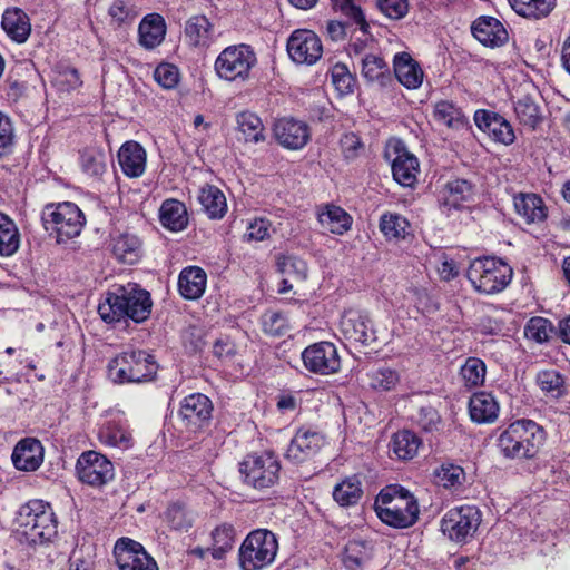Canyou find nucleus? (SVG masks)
<instances>
[{
    "label": "nucleus",
    "mask_w": 570,
    "mask_h": 570,
    "mask_svg": "<svg viewBox=\"0 0 570 570\" xmlns=\"http://www.w3.org/2000/svg\"><path fill=\"white\" fill-rule=\"evenodd\" d=\"M151 306L150 294L137 284L128 283L108 292L98 306V313L108 323L119 322L125 317L140 323L148 318Z\"/></svg>",
    "instance_id": "f257e3e1"
},
{
    "label": "nucleus",
    "mask_w": 570,
    "mask_h": 570,
    "mask_svg": "<svg viewBox=\"0 0 570 570\" xmlns=\"http://www.w3.org/2000/svg\"><path fill=\"white\" fill-rule=\"evenodd\" d=\"M374 509L384 523L394 528L411 527L419 515L416 500L400 485L382 489L375 499Z\"/></svg>",
    "instance_id": "f03ea898"
},
{
    "label": "nucleus",
    "mask_w": 570,
    "mask_h": 570,
    "mask_svg": "<svg viewBox=\"0 0 570 570\" xmlns=\"http://www.w3.org/2000/svg\"><path fill=\"white\" fill-rule=\"evenodd\" d=\"M19 530L29 541H49L57 534V520L51 505L42 500L23 504L16 518Z\"/></svg>",
    "instance_id": "7ed1b4c3"
},
{
    "label": "nucleus",
    "mask_w": 570,
    "mask_h": 570,
    "mask_svg": "<svg viewBox=\"0 0 570 570\" xmlns=\"http://www.w3.org/2000/svg\"><path fill=\"white\" fill-rule=\"evenodd\" d=\"M541 442V429L533 421L513 422L499 436L498 446L505 458H532Z\"/></svg>",
    "instance_id": "20e7f679"
},
{
    "label": "nucleus",
    "mask_w": 570,
    "mask_h": 570,
    "mask_svg": "<svg viewBox=\"0 0 570 570\" xmlns=\"http://www.w3.org/2000/svg\"><path fill=\"white\" fill-rule=\"evenodd\" d=\"M158 366L145 351H128L115 356L108 364L109 377L116 383H140L154 379Z\"/></svg>",
    "instance_id": "39448f33"
},
{
    "label": "nucleus",
    "mask_w": 570,
    "mask_h": 570,
    "mask_svg": "<svg viewBox=\"0 0 570 570\" xmlns=\"http://www.w3.org/2000/svg\"><path fill=\"white\" fill-rule=\"evenodd\" d=\"M41 218L46 230L55 233L58 243L79 236L86 223L83 213L70 202L47 205Z\"/></svg>",
    "instance_id": "423d86ee"
},
{
    "label": "nucleus",
    "mask_w": 570,
    "mask_h": 570,
    "mask_svg": "<svg viewBox=\"0 0 570 570\" xmlns=\"http://www.w3.org/2000/svg\"><path fill=\"white\" fill-rule=\"evenodd\" d=\"M278 542L267 529L252 531L243 541L238 561L243 570H261L271 564L277 553Z\"/></svg>",
    "instance_id": "0eeeda50"
},
{
    "label": "nucleus",
    "mask_w": 570,
    "mask_h": 570,
    "mask_svg": "<svg viewBox=\"0 0 570 570\" xmlns=\"http://www.w3.org/2000/svg\"><path fill=\"white\" fill-rule=\"evenodd\" d=\"M511 277L512 268L502 261L491 257L474 259L468 269V278L473 287L484 294L503 291Z\"/></svg>",
    "instance_id": "6e6552de"
},
{
    "label": "nucleus",
    "mask_w": 570,
    "mask_h": 570,
    "mask_svg": "<svg viewBox=\"0 0 570 570\" xmlns=\"http://www.w3.org/2000/svg\"><path fill=\"white\" fill-rule=\"evenodd\" d=\"M281 464L271 452L248 454L239 464L243 482L257 490L275 485L279 479Z\"/></svg>",
    "instance_id": "1a4fd4ad"
},
{
    "label": "nucleus",
    "mask_w": 570,
    "mask_h": 570,
    "mask_svg": "<svg viewBox=\"0 0 570 570\" xmlns=\"http://www.w3.org/2000/svg\"><path fill=\"white\" fill-rule=\"evenodd\" d=\"M256 63L255 52L249 46L239 45L225 48L215 61V70L219 78L235 81L249 77L250 69Z\"/></svg>",
    "instance_id": "9d476101"
},
{
    "label": "nucleus",
    "mask_w": 570,
    "mask_h": 570,
    "mask_svg": "<svg viewBox=\"0 0 570 570\" xmlns=\"http://www.w3.org/2000/svg\"><path fill=\"white\" fill-rule=\"evenodd\" d=\"M481 523V513L474 505L449 510L441 520V530L451 541L463 543L471 539Z\"/></svg>",
    "instance_id": "9b49d317"
},
{
    "label": "nucleus",
    "mask_w": 570,
    "mask_h": 570,
    "mask_svg": "<svg viewBox=\"0 0 570 570\" xmlns=\"http://www.w3.org/2000/svg\"><path fill=\"white\" fill-rule=\"evenodd\" d=\"M79 480L90 487H102L114 479V465L102 454L88 451L82 453L76 464Z\"/></svg>",
    "instance_id": "f8f14e48"
},
{
    "label": "nucleus",
    "mask_w": 570,
    "mask_h": 570,
    "mask_svg": "<svg viewBox=\"0 0 570 570\" xmlns=\"http://www.w3.org/2000/svg\"><path fill=\"white\" fill-rule=\"evenodd\" d=\"M114 557L119 570H158L157 563L144 547L130 538L116 541Z\"/></svg>",
    "instance_id": "ddd939ff"
},
{
    "label": "nucleus",
    "mask_w": 570,
    "mask_h": 570,
    "mask_svg": "<svg viewBox=\"0 0 570 570\" xmlns=\"http://www.w3.org/2000/svg\"><path fill=\"white\" fill-rule=\"evenodd\" d=\"M287 52L294 62L311 66L322 57L323 46L315 32L298 29L287 40Z\"/></svg>",
    "instance_id": "4468645a"
},
{
    "label": "nucleus",
    "mask_w": 570,
    "mask_h": 570,
    "mask_svg": "<svg viewBox=\"0 0 570 570\" xmlns=\"http://www.w3.org/2000/svg\"><path fill=\"white\" fill-rule=\"evenodd\" d=\"M305 367L316 374L328 375L341 368V358L333 343L320 342L306 347L302 353Z\"/></svg>",
    "instance_id": "2eb2a0df"
},
{
    "label": "nucleus",
    "mask_w": 570,
    "mask_h": 570,
    "mask_svg": "<svg viewBox=\"0 0 570 570\" xmlns=\"http://www.w3.org/2000/svg\"><path fill=\"white\" fill-rule=\"evenodd\" d=\"M326 444V438L318 431L301 428L293 436L286 459L295 464L306 462L316 456Z\"/></svg>",
    "instance_id": "dca6fc26"
},
{
    "label": "nucleus",
    "mask_w": 570,
    "mask_h": 570,
    "mask_svg": "<svg viewBox=\"0 0 570 570\" xmlns=\"http://www.w3.org/2000/svg\"><path fill=\"white\" fill-rule=\"evenodd\" d=\"M273 132L281 146L292 150L302 149L311 139L307 124L294 118H281L276 120Z\"/></svg>",
    "instance_id": "f3484780"
},
{
    "label": "nucleus",
    "mask_w": 570,
    "mask_h": 570,
    "mask_svg": "<svg viewBox=\"0 0 570 570\" xmlns=\"http://www.w3.org/2000/svg\"><path fill=\"white\" fill-rule=\"evenodd\" d=\"M213 403L208 396L202 393H193L186 396L179 410V416L187 428L199 429L212 419Z\"/></svg>",
    "instance_id": "a211bd4d"
},
{
    "label": "nucleus",
    "mask_w": 570,
    "mask_h": 570,
    "mask_svg": "<svg viewBox=\"0 0 570 570\" xmlns=\"http://www.w3.org/2000/svg\"><path fill=\"white\" fill-rule=\"evenodd\" d=\"M474 122L480 130L487 132L497 142L510 145L515 139L510 122L495 112L479 109L474 114Z\"/></svg>",
    "instance_id": "6ab92c4d"
},
{
    "label": "nucleus",
    "mask_w": 570,
    "mask_h": 570,
    "mask_svg": "<svg viewBox=\"0 0 570 570\" xmlns=\"http://www.w3.org/2000/svg\"><path fill=\"white\" fill-rule=\"evenodd\" d=\"M473 37L483 46L497 48L503 46L509 35L504 26L495 18L481 16L471 26Z\"/></svg>",
    "instance_id": "aec40b11"
},
{
    "label": "nucleus",
    "mask_w": 570,
    "mask_h": 570,
    "mask_svg": "<svg viewBox=\"0 0 570 570\" xmlns=\"http://www.w3.org/2000/svg\"><path fill=\"white\" fill-rule=\"evenodd\" d=\"M184 37L190 47L207 49L215 40L214 24L204 14L193 16L185 22Z\"/></svg>",
    "instance_id": "412c9836"
},
{
    "label": "nucleus",
    "mask_w": 570,
    "mask_h": 570,
    "mask_svg": "<svg viewBox=\"0 0 570 570\" xmlns=\"http://www.w3.org/2000/svg\"><path fill=\"white\" fill-rule=\"evenodd\" d=\"M341 332L350 342L370 344L375 341L371 321L356 312H348L341 318Z\"/></svg>",
    "instance_id": "4be33fe9"
},
{
    "label": "nucleus",
    "mask_w": 570,
    "mask_h": 570,
    "mask_svg": "<svg viewBox=\"0 0 570 570\" xmlns=\"http://www.w3.org/2000/svg\"><path fill=\"white\" fill-rule=\"evenodd\" d=\"M43 460V449L36 439H23L12 452V462L18 470L35 471Z\"/></svg>",
    "instance_id": "5701e85b"
},
{
    "label": "nucleus",
    "mask_w": 570,
    "mask_h": 570,
    "mask_svg": "<svg viewBox=\"0 0 570 570\" xmlns=\"http://www.w3.org/2000/svg\"><path fill=\"white\" fill-rule=\"evenodd\" d=\"M118 161L125 175L139 177L146 168V151L138 142L127 141L118 151Z\"/></svg>",
    "instance_id": "b1692460"
},
{
    "label": "nucleus",
    "mask_w": 570,
    "mask_h": 570,
    "mask_svg": "<svg viewBox=\"0 0 570 570\" xmlns=\"http://www.w3.org/2000/svg\"><path fill=\"white\" fill-rule=\"evenodd\" d=\"M393 62L395 77L404 87L416 89L421 86L423 71L407 52L395 55Z\"/></svg>",
    "instance_id": "393cba45"
},
{
    "label": "nucleus",
    "mask_w": 570,
    "mask_h": 570,
    "mask_svg": "<svg viewBox=\"0 0 570 570\" xmlns=\"http://www.w3.org/2000/svg\"><path fill=\"white\" fill-rule=\"evenodd\" d=\"M139 43L146 49H154L159 46L166 35V23L158 13L147 14L138 28Z\"/></svg>",
    "instance_id": "a878e982"
},
{
    "label": "nucleus",
    "mask_w": 570,
    "mask_h": 570,
    "mask_svg": "<svg viewBox=\"0 0 570 570\" xmlns=\"http://www.w3.org/2000/svg\"><path fill=\"white\" fill-rule=\"evenodd\" d=\"M396 153L397 156L392 163L393 177L402 186H413L419 173L417 158L404 148L396 149Z\"/></svg>",
    "instance_id": "bb28decb"
},
{
    "label": "nucleus",
    "mask_w": 570,
    "mask_h": 570,
    "mask_svg": "<svg viewBox=\"0 0 570 570\" xmlns=\"http://www.w3.org/2000/svg\"><path fill=\"white\" fill-rule=\"evenodd\" d=\"M2 28L16 42H24L31 31L28 16L19 8L7 9L2 16Z\"/></svg>",
    "instance_id": "cd10ccee"
},
{
    "label": "nucleus",
    "mask_w": 570,
    "mask_h": 570,
    "mask_svg": "<svg viewBox=\"0 0 570 570\" xmlns=\"http://www.w3.org/2000/svg\"><path fill=\"white\" fill-rule=\"evenodd\" d=\"M206 281V273L200 267L184 268L178 279L179 292L187 299H197L205 292Z\"/></svg>",
    "instance_id": "c85d7f7f"
},
{
    "label": "nucleus",
    "mask_w": 570,
    "mask_h": 570,
    "mask_svg": "<svg viewBox=\"0 0 570 570\" xmlns=\"http://www.w3.org/2000/svg\"><path fill=\"white\" fill-rule=\"evenodd\" d=\"M469 412L472 421L491 423L498 417L499 405L491 394L480 392L470 399Z\"/></svg>",
    "instance_id": "c756f323"
},
{
    "label": "nucleus",
    "mask_w": 570,
    "mask_h": 570,
    "mask_svg": "<svg viewBox=\"0 0 570 570\" xmlns=\"http://www.w3.org/2000/svg\"><path fill=\"white\" fill-rule=\"evenodd\" d=\"M514 207L517 213L528 224L543 222L547 217V208L543 205V200L535 194H520L515 196Z\"/></svg>",
    "instance_id": "7c9ffc66"
},
{
    "label": "nucleus",
    "mask_w": 570,
    "mask_h": 570,
    "mask_svg": "<svg viewBox=\"0 0 570 570\" xmlns=\"http://www.w3.org/2000/svg\"><path fill=\"white\" fill-rule=\"evenodd\" d=\"M277 265L284 276L282 292L292 289L294 283H302L307 277V264L296 256L279 257Z\"/></svg>",
    "instance_id": "2f4dec72"
},
{
    "label": "nucleus",
    "mask_w": 570,
    "mask_h": 570,
    "mask_svg": "<svg viewBox=\"0 0 570 570\" xmlns=\"http://www.w3.org/2000/svg\"><path fill=\"white\" fill-rule=\"evenodd\" d=\"M198 199L204 212L212 219H219L227 212L226 197L223 191L215 186L207 185L203 187Z\"/></svg>",
    "instance_id": "473e14b6"
},
{
    "label": "nucleus",
    "mask_w": 570,
    "mask_h": 570,
    "mask_svg": "<svg viewBox=\"0 0 570 570\" xmlns=\"http://www.w3.org/2000/svg\"><path fill=\"white\" fill-rule=\"evenodd\" d=\"M160 222L164 227L178 232L187 226L188 217L185 205L177 199H167L160 207Z\"/></svg>",
    "instance_id": "72a5a7b5"
},
{
    "label": "nucleus",
    "mask_w": 570,
    "mask_h": 570,
    "mask_svg": "<svg viewBox=\"0 0 570 570\" xmlns=\"http://www.w3.org/2000/svg\"><path fill=\"white\" fill-rule=\"evenodd\" d=\"M238 131L245 142H261L265 140V127L262 119L254 112L242 111L236 115Z\"/></svg>",
    "instance_id": "f704fd0d"
},
{
    "label": "nucleus",
    "mask_w": 570,
    "mask_h": 570,
    "mask_svg": "<svg viewBox=\"0 0 570 570\" xmlns=\"http://www.w3.org/2000/svg\"><path fill=\"white\" fill-rule=\"evenodd\" d=\"M320 224L333 234L342 235L351 228L352 218L341 207L328 205L318 214Z\"/></svg>",
    "instance_id": "c9c22d12"
},
{
    "label": "nucleus",
    "mask_w": 570,
    "mask_h": 570,
    "mask_svg": "<svg viewBox=\"0 0 570 570\" xmlns=\"http://www.w3.org/2000/svg\"><path fill=\"white\" fill-rule=\"evenodd\" d=\"M508 2L515 13L533 20L547 17L556 6V0H508Z\"/></svg>",
    "instance_id": "e433bc0d"
},
{
    "label": "nucleus",
    "mask_w": 570,
    "mask_h": 570,
    "mask_svg": "<svg viewBox=\"0 0 570 570\" xmlns=\"http://www.w3.org/2000/svg\"><path fill=\"white\" fill-rule=\"evenodd\" d=\"M20 247V233L14 222L0 213V256H12Z\"/></svg>",
    "instance_id": "4c0bfd02"
},
{
    "label": "nucleus",
    "mask_w": 570,
    "mask_h": 570,
    "mask_svg": "<svg viewBox=\"0 0 570 570\" xmlns=\"http://www.w3.org/2000/svg\"><path fill=\"white\" fill-rule=\"evenodd\" d=\"M372 558V546L363 540L350 541L344 550L343 563L350 570H358Z\"/></svg>",
    "instance_id": "58836bf2"
},
{
    "label": "nucleus",
    "mask_w": 570,
    "mask_h": 570,
    "mask_svg": "<svg viewBox=\"0 0 570 570\" xmlns=\"http://www.w3.org/2000/svg\"><path fill=\"white\" fill-rule=\"evenodd\" d=\"M362 75L368 82H376L380 86L386 85L390 80V68L383 58L375 55H366L362 58Z\"/></svg>",
    "instance_id": "ea45409f"
},
{
    "label": "nucleus",
    "mask_w": 570,
    "mask_h": 570,
    "mask_svg": "<svg viewBox=\"0 0 570 570\" xmlns=\"http://www.w3.org/2000/svg\"><path fill=\"white\" fill-rule=\"evenodd\" d=\"M420 444V439L413 432L404 430L393 435L390 449L397 459L410 460L417 453Z\"/></svg>",
    "instance_id": "a19ab883"
},
{
    "label": "nucleus",
    "mask_w": 570,
    "mask_h": 570,
    "mask_svg": "<svg viewBox=\"0 0 570 570\" xmlns=\"http://www.w3.org/2000/svg\"><path fill=\"white\" fill-rule=\"evenodd\" d=\"M139 248L140 242L135 235L121 234L114 239V255L125 264H134L137 261Z\"/></svg>",
    "instance_id": "79ce46f5"
},
{
    "label": "nucleus",
    "mask_w": 570,
    "mask_h": 570,
    "mask_svg": "<svg viewBox=\"0 0 570 570\" xmlns=\"http://www.w3.org/2000/svg\"><path fill=\"white\" fill-rule=\"evenodd\" d=\"M362 494L361 482L356 476L346 478L333 491L334 500L342 507L356 504Z\"/></svg>",
    "instance_id": "37998d69"
},
{
    "label": "nucleus",
    "mask_w": 570,
    "mask_h": 570,
    "mask_svg": "<svg viewBox=\"0 0 570 570\" xmlns=\"http://www.w3.org/2000/svg\"><path fill=\"white\" fill-rule=\"evenodd\" d=\"M212 537V556L214 559H222L233 548L235 530L233 525L224 523L213 531Z\"/></svg>",
    "instance_id": "c03bdc74"
},
{
    "label": "nucleus",
    "mask_w": 570,
    "mask_h": 570,
    "mask_svg": "<svg viewBox=\"0 0 570 570\" xmlns=\"http://www.w3.org/2000/svg\"><path fill=\"white\" fill-rule=\"evenodd\" d=\"M514 112L519 121L531 129L541 120L540 108L530 96H524L515 102Z\"/></svg>",
    "instance_id": "a18cd8bd"
},
{
    "label": "nucleus",
    "mask_w": 570,
    "mask_h": 570,
    "mask_svg": "<svg viewBox=\"0 0 570 570\" xmlns=\"http://www.w3.org/2000/svg\"><path fill=\"white\" fill-rule=\"evenodd\" d=\"M407 219L399 214H384L380 220V229L389 239L405 238L409 234Z\"/></svg>",
    "instance_id": "49530a36"
},
{
    "label": "nucleus",
    "mask_w": 570,
    "mask_h": 570,
    "mask_svg": "<svg viewBox=\"0 0 570 570\" xmlns=\"http://www.w3.org/2000/svg\"><path fill=\"white\" fill-rule=\"evenodd\" d=\"M368 384L374 390L390 391L400 382V375L395 370L382 367L368 374Z\"/></svg>",
    "instance_id": "de8ad7c7"
},
{
    "label": "nucleus",
    "mask_w": 570,
    "mask_h": 570,
    "mask_svg": "<svg viewBox=\"0 0 570 570\" xmlns=\"http://www.w3.org/2000/svg\"><path fill=\"white\" fill-rule=\"evenodd\" d=\"M461 375L466 386H478L484 382L485 364L480 358L470 357L461 367Z\"/></svg>",
    "instance_id": "09e8293b"
},
{
    "label": "nucleus",
    "mask_w": 570,
    "mask_h": 570,
    "mask_svg": "<svg viewBox=\"0 0 570 570\" xmlns=\"http://www.w3.org/2000/svg\"><path fill=\"white\" fill-rule=\"evenodd\" d=\"M81 161L83 170L90 176L98 177L106 171V155L100 150H86Z\"/></svg>",
    "instance_id": "8fccbe9b"
},
{
    "label": "nucleus",
    "mask_w": 570,
    "mask_h": 570,
    "mask_svg": "<svg viewBox=\"0 0 570 570\" xmlns=\"http://www.w3.org/2000/svg\"><path fill=\"white\" fill-rule=\"evenodd\" d=\"M551 332V324L543 317H532L524 327L527 338L537 343L547 342Z\"/></svg>",
    "instance_id": "3c124183"
},
{
    "label": "nucleus",
    "mask_w": 570,
    "mask_h": 570,
    "mask_svg": "<svg viewBox=\"0 0 570 570\" xmlns=\"http://www.w3.org/2000/svg\"><path fill=\"white\" fill-rule=\"evenodd\" d=\"M537 383L542 391L558 397L562 394L563 379L554 370H546L538 374Z\"/></svg>",
    "instance_id": "603ef678"
},
{
    "label": "nucleus",
    "mask_w": 570,
    "mask_h": 570,
    "mask_svg": "<svg viewBox=\"0 0 570 570\" xmlns=\"http://www.w3.org/2000/svg\"><path fill=\"white\" fill-rule=\"evenodd\" d=\"M166 520L169 525L178 531H187L193 523L191 517L180 504H171L166 511Z\"/></svg>",
    "instance_id": "864d4df0"
},
{
    "label": "nucleus",
    "mask_w": 570,
    "mask_h": 570,
    "mask_svg": "<svg viewBox=\"0 0 570 570\" xmlns=\"http://www.w3.org/2000/svg\"><path fill=\"white\" fill-rule=\"evenodd\" d=\"M155 80L165 89L175 88L180 78L179 70L171 63H160L154 71Z\"/></svg>",
    "instance_id": "5fc2aeb1"
},
{
    "label": "nucleus",
    "mask_w": 570,
    "mask_h": 570,
    "mask_svg": "<svg viewBox=\"0 0 570 570\" xmlns=\"http://www.w3.org/2000/svg\"><path fill=\"white\" fill-rule=\"evenodd\" d=\"M465 473L459 465H442L436 472L439 484L444 488H454L464 481Z\"/></svg>",
    "instance_id": "6e6d98bb"
},
{
    "label": "nucleus",
    "mask_w": 570,
    "mask_h": 570,
    "mask_svg": "<svg viewBox=\"0 0 570 570\" xmlns=\"http://www.w3.org/2000/svg\"><path fill=\"white\" fill-rule=\"evenodd\" d=\"M332 82L341 95L353 91L354 78L343 63H336L332 69Z\"/></svg>",
    "instance_id": "4d7b16f0"
},
{
    "label": "nucleus",
    "mask_w": 570,
    "mask_h": 570,
    "mask_svg": "<svg viewBox=\"0 0 570 570\" xmlns=\"http://www.w3.org/2000/svg\"><path fill=\"white\" fill-rule=\"evenodd\" d=\"M262 325L265 333L273 336L284 335L287 330V322L278 312H267L263 315Z\"/></svg>",
    "instance_id": "13d9d810"
},
{
    "label": "nucleus",
    "mask_w": 570,
    "mask_h": 570,
    "mask_svg": "<svg viewBox=\"0 0 570 570\" xmlns=\"http://www.w3.org/2000/svg\"><path fill=\"white\" fill-rule=\"evenodd\" d=\"M335 8H340L345 16L353 19L360 29L367 32L368 24L360 7L355 6L352 0H332Z\"/></svg>",
    "instance_id": "bf43d9fd"
},
{
    "label": "nucleus",
    "mask_w": 570,
    "mask_h": 570,
    "mask_svg": "<svg viewBox=\"0 0 570 570\" xmlns=\"http://www.w3.org/2000/svg\"><path fill=\"white\" fill-rule=\"evenodd\" d=\"M377 7L386 17L399 20L409 11L407 0H376Z\"/></svg>",
    "instance_id": "052dcab7"
},
{
    "label": "nucleus",
    "mask_w": 570,
    "mask_h": 570,
    "mask_svg": "<svg viewBox=\"0 0 570 570\" xmlns=\"http://www.w3.org/2000/svg\"><path fill=\"white\" fill-rule=\"evenodd\" d=\"M449 197L446 202L453 206L464 200L471 194V185L463 179H455L446 184Z\"/></svg>",
    "instance_id": "680f3d73"
},
{
    "label": "nucleus",
    "mask_w": 570,
    "mask_h": 570,
    "mask_svg": "<svg viewBox=\"0 0 570 570\" xmlns=\"http://www.w3.org/2000/svg\"><path fill=\"white\" fill-rule=\"evenodd\" d=\"M272 224L266 218H255L249 223L245 238L248 240L262 242L269 237Z\"/></svg>",
    "instance_id": "e2e57ef3"
},
{
    "label": "nucleus",
    "mask_w": 570,
    "mask_h": 570,
    "mask_svg": "<svg viewBox=\"0 0 570 570\" xmlns=\"http://www.w3.org/2000/svg\"><path fill=\"white\" fill-rule=\"evenodd\" d=\"M434 116L448 127H454L461 121L459 110L453 105L445 101L436 104Z\"/></svg>",
    "instance_id": "0e129e2a"
},
{
    "label": "nucleus",
    "mask_w": 570,
    "mask_h": 570,
    "mask_svg": "<svg viewBox=\"0 0 570 570\" xmlns=\"http://www.w3.org/2000/svg\"><path fill=\"white\" fill-rule=\"evenodd\" d=\"M416 422L424 431H434L438 430L441 419L435 409L423 406L417 412Z\"/></svg>",
    "instance_id": "69168bd1"
},
{
    "label": "nucleus",
    "mask_w": 570,
    "mask_h": 570,
    "mask_svg": "<svg viewBox=\"0 0 570 570\" xmlns=\"http://www.w3.org/2000/svg\"><path fill=\"white\" fill-rule=\"evenodd\" d=\"M14 138L11 120L0 112V156L6 154L12 146Z\"/></svg>",
    "instance_id": "338daca9"
},
{
    "label": "nucleus",
    "mask_w": 570,
    "mask_h": 570,
    "mask_svg": "<svg viewBox=\"0 0 570 570\" xmlns=\"http://www.w3.org/2000/svg\"><path fill=\"white\" fill-rule=\"evenodd\" d=\"M109 14L117 23L127 22L135 17L132 8L125 0H115L109 8Z\"/></svg>",
    "instance_id": "774afa93"
}]
</instances>
